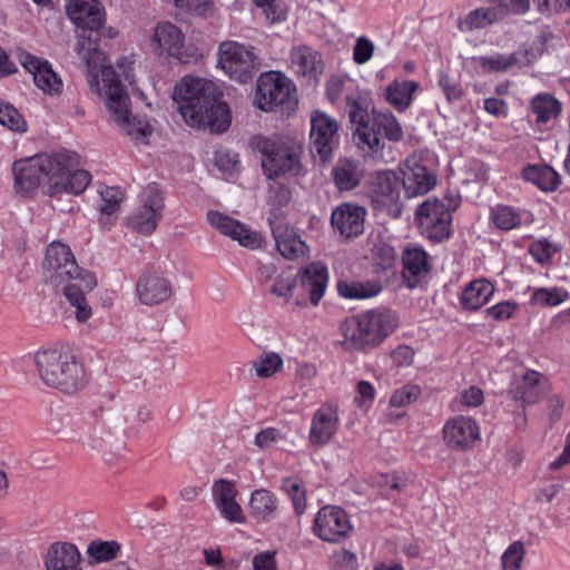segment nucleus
I'll use <instances>...</instances> for the list:
<instances>
[{"instance_id":"f257e3e1","label":"nucleus","mask_w":570,"mask_h":570,"mask_svg":"<svg viewBox=\"0 0 570 570\" xmlns=\"http://www.w3.org/2000/svg\"><path fill=\"white\" fill-rule=\"evenodd\" d=\"M77 51L87 63L90 89L104 98L110 120L125 136L142 142L151 134V127L132 115L130 98L114 68L105 63L106 56L99 50L97 38L79 35Z\"/></svg>"},{"instance_id":"f03ea898","label":"nucleus","mask_w":570,"mask_h":570,"mask_svg":"<svg viewBox=\"0 0 570 570\" xmlns=\"http://www.w3.org/2000/svg\"><path fill=\"white\" fill-rule=\"evenodd\" d=\"M71 159L67 153H52L16 160L12 165L16 191L28 197L42 186L50 197L82 193L91 176L83 169L71 171Z\"/></svg>"},{"instance_id":"7ed1b4c3","label":"nucleus","mask_w":570,"mask_h":570,"mask_svg":"<svg viewBox=\"0 0 570 570\" xmlns=\"http://www.w3.org/2000/svg\"><path fill=\"white\" fill-rule=\"evenodd\" d=\"M48 281L61 288L69 304L75 308V317L79 323H86L92 316L86 294L97 286L96 276L81 269L70 249L60 242L48 245L43 262Z\"/></svg>"},{"instance_id":"20e7f679","label":"nucleus","mask_w":570,"mask_h":570,"mask_svg":"<svg viewBox=\"0 0 570 570\" xmlns=\"http://www.w3.org/2000/svg\"><path fill=\"white\" fill-rule=\"evenodd\" d=\"M33 361L40 380L49 387L65 394H75L86 385L82 366L69 353L43 348L35 353Z\"/></svg>"},{"instance_id":"39448f33","label":"nucleus","mask_w":570,"mask_h":570,"mask_svg":"<svg viewBox=\"0 0 570 570\" xmlns=\"http://www.w3.org/2000/svg\"><path fill=\"white\" fill-rule=\"evenodd\" d=\"M253 145L262 155V168L268 179L298 177L304 173L303 145L296 139L288 136H257Z\"/></svg>"},{"instance_id":"423d86ee","label":"nucleus","mask_w":570,"mask_h":570,"mask_svg":"<svg viewBox=\"0 0 570 570\" xmlns=\"http://www.w3.org/2000/svg\"><path fill=\"white\" fill-rule=\"evenodd\" d=\"M395 315L387 309H371L346 318L340 331L347 350L377 346L396 327Z\"/></svg>"},{"instance_id":"0eeeda50","label":"nucleus","mask_w":570,"mask_h":570,"mask_svg":"<svg viewBox=\"0 0 570 570\" xmlns=\"http://www.w3.org/2000/svg\"><path fill=\"white\" fill-rule=\"evenodd\" d=\"M348 116L353 124L357 125L353 134L356 146L364 156L379 163L394 161L393 149L379 135V132L368 125L367 102L360 96H346Z\"/></svg>"},{"instance_id":"6e6552de","label":"nucleus","mask_w":570,"mask_h":570,"mask_svg":"<svg viewBox=\"0 0 570 570\" xmlns=\"http://www.w3.org/2000/svg\"><path fill=\"white\" fill-rule=\"evenodd\" d=\"M459 206L454 198L429 197L415 214L421 233L430 240L441 243L451 234L452 212Z\"/></svg>"},{"instance_id":"1a4fd4ad","label":"nucleus","mask_w":570,"mask_h":570,"mask_svg":"<svg viewBox=\"0 0 570 570\" xmlns=\"http://www.w3.org/2000/svg\"><path fill=\"white\" fill-rule=\"evenodd\" d=\"M218 66L233 80L240 83L250 81L261 69V58L253 47L237 41H224L218 47Z\"/></svg>"},{"instance_id":"9d476101","label":"nucleus","mask_w":570,"mask_h":570,"mask_svg":"<svg viewBox=\"0 0 570 570\" xmlns=\"http://www.w3.org/2000/svg\"><path fill=\"white\" fill-rule=\"evenodd\" d=\"M139 206L128 217V225L137 233H154L163 218L165 203L163 191L156 184L147 186L139 196Z\"/></svg>"},{"instance_id":"9b49d317","label":"nucleus","mask_w":570,"mask_h":570,"mask_svg":"<svg viewBox=\"0 0 570 570\" xmlns=\"http://www.w3.org/2000/svg\"><path fill=\"white\" fill-rule=\"evenodd\" d=\"M220 95L213 81L186 76L175 86L173 98L178 104V110L185 119V107L199 111L203 105L209 104Z\"/></svg>"},{"instance_id":"f8f14e48","label":"nucleus","mask_w":570,"mask_h":570,"mask_svg":"<svg viewBox=\"0 0 570 570\" xmlns=\"http://www.w3.org/2000/svg\"><path fill=\"white\" fill-rule=\"evenodd\" d=\"M401 179L393 170L375 173L368 185V195L376 209H386L393 217L401 215Z\"/></svg>"},{"instance_id":"ddd939ff","label":"nucleus","mask_w":570,"mask_h":570,"mask_svg":"<svg viewBox=\"0 0 570 570\" xmlns=\"http://www.w3.org/2000/svg\"><path fill=\"white\" fill-rule=\"evenodd\" d=\"M311 151L321 161H327L338 142V122L324 111L315 110L311 115Z\"/></svg>"},{"instance_id":"4468645a","label":"nucleus","mask_w":570,"mask_h":570,"mask_svg":"<svg viewBox=\"0 0 570 570\" xmlns=\"http://www.w3.org/2000/svg\"><path fill=\"white\" fill-rule=\"evenodd\" d=\"M292 91L291 80L283 73L269 71L262 73L257 80L255 104L265 111L285 104Z\"/></svg>"},{"instance_id":"2eb2a0df","label":"nucleus","mask_w":570,"mask_h":570,"mask_svg":"<svg viewBox=\"0 0 570 570\" xmlns=\"http://www.w3.org/2000/svg\"><path fill=\"white\" fill-rule=\"evenodd\" d=\"M216 96L209 104L203 105L199 111L185 107V121L191 126L224 132L228 129L232 116L228 105Z\"/></svg>"},{"instance_id":"dca6fc26","label":"nucleus","mask_w":570,"mask_h":570,"mask_svg":"<svg viewBox=\"0 0 570 570\" xmlns=\"http://www.w3.org/2000/svg\"><path fill=\"white\" fill-rule=\"evenodd\" d=\"M313 530L323 541L337 542L348 535L352 524L342 508L325 505L317 512Z\"/></svg>"},{"instance_id":"f3484780","label":"nucleus","mask_w":570,"mask_h":570,"mask_svg":"<svg viewBox=\"0 0 570 570\" xmlns=\"http://www.w3.org/2000/svg\"><path fill=\"white\" fill-rule=\"evenodd\" d=\"M401 183L409 198L429 193L436 184L434 174L422 164L419 155L409 156L401 165Z\"/></svg>"},{"instance_id":"a211bd4d","label":"nucleus","mask_w":570,"mask_h":570,"mask_svg":"<svg viewBox=\"0 0 570 570\" xmlns=\"http://www.w3.org/2000/svg\"><path fill=\"white\" fill-rule=\"evenodd\" d=\"M442 434L446 446L460 452L471 450L481 436L476 421L464 415L450 417L442 429Z\"/></svg>"},{"instance_id":"6ab92c4d","label":"nucleus","mask_w":570,"mask_h":570,"mask_svg":"<svg viewBox=\"0 0 570 570\" xmlns=\"http://www.w3.org/2000/svg\"><path fill=\"white\" fill-rule=\"evenodd\" d=\"M136 293L141 304L156 306L173 296L174 285L169 277L161 272H146L137 281Z\"/></svg>"},{"instance_id":"aec40b11","label":"nucleus","mask_w":570,"mask_h":570,"mask_svg":"<svg viewBox=\"0 0 570 570\" xmlns=\"http://www.w3.org/2000/svg\"><path fill=\"white\" fill-rule=\"evenodd\" d=\"M340 426V406L335 402L323 403L313 414L309 428V442L323 446L336 434Z\"/></svg>"},{"instance_id":"412c9836","label":"nucleus","mask_w":570,"mask_h":570,"mask_svg":"<svg viewBox=\"0 0 570 570\" xmlns=\"http://www.w3.org/2000/svg\"><path fill=\"white\" fill-rule=\"evenodd\" d=\"M154 43L160 53H166L186 63L194 57V53L185 50V37L181 30L171 22H159L155 28Z\"/></svg>"},{"instance_id":"4be33fe9","label":"nucleus","mask_w":570,"mask_h":570,"mask_svg":"<svg viewBox=\"0 0 570 570\" xmlns=\"http://www.w3.org/2000/svg\"><path fill=\"white\" fill-rule=\"evenodd\" d=\"M207 222L220 234L237 240L244 247L256 248L259 246L261 239L258 234L252 232L244 224L230 216L218 210H209L207 213Z\"/></svg>"},{"instance_id":"5701e85b","label":"nucleus","mask_w":570,"mask_h":570,"mask_svg":"<svg viewBox=\"0 0 570 570\" xmlns=\"http://www.w3.org/2000/svg\"><path fill=\"white\" fill-rule=\"evenodd\" d=\"M366 212L363 207L344 203L331 215V224L346 239L360 236L364 232Z\"/></svg>"},{"instance_id":"b1692460","label":"nucleus","mask_w":570,"mask_h":570,"mask_svg":"<svg viewBox=\"0 0 570 570\" xmlns=\"http://www.w3.org/2000/svg\"><path fill=\"white\" fill-rule=\"evenodd\" d=\"M294 72L308 82H317L324 71V62L318 51L308 46L293 47L289 55Z\"/></svg>"},{"instance_id":"393cba45","label":"nucleus","mask_w":570,"mask_h":570,"mask_svg":"<svg viewBox=\"0 0 570 570\" xmlns=\"http://www.w3.org/2000/svg\"><path fill=\"white\" fill-rule=\"evenodd\" d=\"M20 61L33 76V81L40 90L48 95L61 94L63 86L62 80L47 61H42L30 53H22Z\"/></svg>"},{"instance_id":"a878e982","label":"nucleus","mask_w":570,"mask_h":570,"mask_svg":"<svg viewBox=\"0 0 570 570\" xmlns=\"http://www.w3.org/2000/svg\"><path fill=\"white\" fill-rule=\"evenodd\" d=\"M268 223L275 239L276 248L286 259H297L305 255L307 246L293 228L284 225L275 215L268 217Z\"/></svg>"},{"instance_id":"bb28decb","label":"nucleus","mask_w":570,"mask_h":570,"mask_svg":"<svg viewBox=\"0 0 570 570\" xmlns=\"http://www.w3.org/2000/svg\"><path fill=\"white\" fill-rule=\"evenodd\" d=\"M402 277L409 288L426 281L431 266L426 252L420 247H406L402 255Z\"/></svg>"},{"instance_id":"cd10ccee","label":"nucleus","mask_w":570,"mask_h":570,"mask_svg":"<svg viewBox=\"0 0 570 570\" xmlns=\"http://www.w3.org/2000/svg\"><path fill=\"white\" fill-rule=\"evenodd\" d=\"M237 489L228 481L220 479L213 485V498L220 514L232 523H244L246 518L236 501Z\"/></svg>"},{"instance_id":"c85d7f7f","label":"nucleus","mask_w":570,"mask_h":570,"mask_svg":"<svg viewBox=\"0 0 570 570\" xmlns=\"http://www.w3.org/2000/svg\"><path fill=\"white\" fill-rule=\"evenodd\" d=\"M69 19L83 30L96 31L105 20V12L98 0H71L67 6Z\"/></svg>"},{"instance_id":"c756f323","label":"nucleus","mask_w":570,"mask_h":570,"mask_svg":"<svg viewBox=\"0 0 570 570\" xmlns=\"http://www.w3.org/2000/svg\"><path fill=\"white\" fill-rule=\"evenodd\" d=\"M550 391L551 385L547 376L537 371H528L518 383L514 397L531 405L547 396Z\"/></svg>"},{"instance_id":"7c9ffc66","label":"nucleus","mask_w":570,"mask_h":570,"mask_svg":"<svg viewBox=\"0 0 570 570\" xmlns=\"http://www.w3.org/2000/svg\"><path fill=\"white\" fill-rule=\"evenodd\" d=\"M80 552L77 547L67 542H56L50 546L47 558V570H82Z\"/></svg>"},{"instance_id":"2f4dec72","label":"nucleus","mask_w":570,"mask_h":570,"mask_svg":"<svg viewBox=\"0 0 570 570\" xmlns=\"http://www.w3.org/2000/svg\"><path fill=\"white\" fill-rule=\"evenodd\" d=\"M327 268L322 263H311L303 269L301 283L308 293L313 305H317L322 299L327 286Z\"/></svg>"},{"instance_id":"473e14b6","label":"nucleus","mask_w":570,"mask_h":570,"mask_svg":"<svg viewBox=\"0 0 570 570\" xmlns=\"http://www.w3.org/2000/svg\"><path fill=\"white\" fill-rule=\"evenodd\" d=\"M494 294V286L487 279H475L469 283L460 296L464 309L476 311L485 305Z\"/></svg>"},{"instance_id":"72a5a7b5","label":"nucleus","mask_w":570,"mask_h":570,"mask_svg":"<svg viewBox=\"0 0 570 570\" xmlns=\"http://www.w3.org/2000/svg\"><path fill=\"white\" fill-rule=\"evenodd\" d=\"M333 180L340 190H352L357 187L363 177L358 163L343 158L338 159L332 170Z\"/></svg>"},{"instance_id":"f704fd0d","label":"nucleus","mask_w":570,"mask_h":570,"mask_svg":"<svg viewBox=\"0 0 570 570\" xmlns=\"http://www.w3.org/2000/svg\"><path fill=\"white\" fill-rule=\"evenodd\" d=\"M491 219L497 228L511 230L521 225L532 223V215L525 210H517L511 206L498 205L491 212Z\"/></svg>"},{"instance_id":"c9c22d12","label":"nucleus","mask_w":570,"mask_h":570,"mask_svg":"<svg viewBox=\"0 0 570 570\" xmlns=\"http://www.w3.org/2000/svg\"><path fill=\"white\" fill-rule=\"evenodd\" d=\"M501 20L502 16L498 14V11L480 7L461 17L458 21V28L461 32H473L485 29Z\"/></svg>"},{"instance_id":"e433bc0d","label":"nucleus","mask_w":570,"mask_h":570,"mask_svg":"<svg viewBox=\"0 0 570 570\" xmlns=\"http://www.w3.org/2000/svg\"><path fill=\"white\" fill-rule=\"evenodd\" d=\"M419 88V83L413 80H394L385 89L386 101L400 111L409 108L412 96Z\"/></svg>"},{"instance_id":"4c0bfd02","label":"nucleus","mask_w":570,"mask_h":570,"mask_svg":"<svg viewBox=\"0 0 570 570\" xmlns=\"http://www.w3.org/2000/svg\"><path fill=\"white\" fill-rule=\"evenodd\" d=\"M522 175L525 180L546 191L556 190L561 183L560 175L547 165H529Z\"/></svg>"},{"instance_id":"58836bf2","label":"nucleus","mask_w":570,"mask_h":570,"mask_svg":"<svg viewBox=\"0 0 570 570\" xmlns=\"http://www.w3.org/2000/svg\"><path fill=\"white\" fill-rule=\"evenodd\" d=\"M277 499L265 489L255 490L250 495L249 513L257 521L269 520L277 510Z\"/></svg>"},{"instance_id":"ea45409f","label":"nucleus","mask_w":570,"mask_h":570,"mask_svg":"<svg viewBox=\"0 0 570 570\" xmlns=\"http://www.w3.org/2000/svg\"><path fill=\"white\" fill-rule=\"evenodd\" d=\"M471 65L483 72H504L519 62L517 53L479 56L471 58Z\"/></svg>"},{"instance_id":"a19ab883","label":"nucleus","mask_w":570,"mask_h":570,"mask_svg":"<svg viewBox=\"0 0 570 570\" xmlns=\"http://www.w3.org/2000/svg\"><path fill=\"white\" fill-rule=\"evenodd\" d=\"M338 294L344 298L364 299L377 295L382 291V286L375 281L365 282H345L337 283Z\"/></svg>"},{"instance_id":"79ce46f5","label":"nucleus","mask_w":570,"mask_h":570,"mask_svg":"<svg viewBox=\"0 0 570 570\" xmlns=\"http://www.w3.org/2000/svg\"><path fill=\"white\" fill-rule=\"evenodd\" d=\"M102 204L100 205V223L104 226H110L119 212L124 199V193L116 187H107L101 193Z\"/></svg>"},{"instance_id":"37998d69","label":"nucleus","mask_w":570,"mask_h":570,"mask_svg":"<svg viewBox=\"0 0 570 570\" xmlns=\"http://www.w3.org/2000/svg\"><path fill=\"white\" fill-rule=\"evenodd\" d=\"M531 109L537 115L538 121L548 122L560 115L561 104L553 96L541 94L531 100Z\"/></svg>"},{"instance_id":"c03bdc74","label":"nucleus","mask_w":570,"mask_h":570,"mask_svg":"<svg viewBox=\"0 0 570 570\" xmlns=\"http://www.w3.org/2000/svg\"><path fill=\"white\" fill-rule=\"evenodd\" d=\"M374 122L379 131H383L390 141H400L403 138V129L395 116L390 111L374 114Z\"/></svg>"},{"instance_id":"a18cd8bd","label":"nucleus","mask_w":570,"mask_h":570,"mask_svg":"<svg viewBox=\"0 0 570 570\" xmlns=\"http://www.w3.org/2000/svg\"><path fill=\"white\" fill-rule=\"evenodd\" d=\"M292 200V190L288 186L283 183L275 181L268 188L267 202L271 206V213L268 217H274L275 215L278 219H282L278 210L285 206H287Z\"/></svg>"},{"instance_id":"49530a36","label":"nucleus","mask_w":570,"mask_h":570,"mask_svg":"<svg viewBox=\"0 0 570 570\" xmlns=\"http://www.w3.org/2000/svg\"><path fill=\"white\" fill-rule=\"evenodd\" d=\"M120 548V544L115 540H95L89 543L87 553L97 562H108L118 557Z\"/></svg>"},{"instance_id":"de8ad7c7","label":"nucleus","mask_w":570,"mask_h":570,"mask_svg":"<svg viewBox=\"0 0 570 570\" xmlns=\"http://www.w3.org/2000/svg\"><path fill=\"white\" fill-rule=\"evenodd\" d=\"M253 368L257 377L268 379L282 371L283 358L279 354L271 352L256 360L253 363Z\"/></svg>"},{"instance_id":"09e8293b","label":"nucleus","mask_w":570,"mask_h":570,"mask_svg":"<svg viewBox=\"0 0 570 570\" xmlns=\"http://www.w3.org/2000/svg\"><path fill=\"white\" fill-rule=\"evenodd\" d=\"M525 556L522 541H513L501 556V570H520Z\"/></svg>"},{"instance_id":"8fccbe9b","label":"nucleus","mask_w":570,"mask_h":570,"mask_svg":"<svg viewBox=\"0 0 570 570\" xmlns=\"http://www.w3.org/2000/svg\"><path fill=\"white\" fill-rule=\"evenodd\" d=\"M0 124L12 131H27V122L23 117L9 104L0 102Z\"/></svg>"},{"instance_id":"3c124183","label":"nucleus","mask_w":570,"mask_h":570,"mask_svg":"<svg viewBox=\"0 0 570 570\" xmlns=\"http://www.w3.org/2000/svg\"><path fill=\"white\" fill-rule=\"evenodd\" d=\"M253 2L262 10L269 23L282 22L287 18V8L278 0H253Z\"/></svg>"},{"instance_id":"603ef678","label":"nucleus","mask_w":570,"mask_h":570,"mask_svg":"<svg viewBox=\"0 0 570 570\" xmlns=\"http://www.w3.org/2000/svg\"><path fill=\"white\" fill-rule=\"evenodd\" d=\"M568 298V292L558 288H538L532 295V301L542 306H556Z\"/></svg>"},{"instance_id":"864d4df0","label":"nucleus","mask_w":570,"mask_h":570,"mask_svg":"<svg viewBox=\"0 0 570 570\" xmlns=\"http://www.w3.org/2000/svg\"><path fill=\"white\" fill-rule=\"evenodd\" d=\"M422 393V390L416 384H406L396 390L390 399L391 406L404 407L415 402Z\"/></svg>"},{"instance_id":"5fc2aeb1","label":"nucleus","mask_w":570,"mask_h":570,"mask_svg":"<svg viewBox=\"0 0 570 570\" xmlns=\"http://www.w3.org/2000/svg\"><path fill=\"white\" fill-rule=\"evenodd\" d=\"M282 488L289 495L296 514H303L306 509V495L301 483L293 479H286Z\"/></svg>"},{"instance_id":"6e6d98bb","label":"nucleus","mask_w":570,"mask_h":570,"mask_svg":"<svg viewBox=\"0 0 570 570\" xmlns=\"http://www.w3.org/2000/svg\"><path fill=\"white\" fill-rule=\"evenodd\" d=\"M438 85L449 102L459 100L463 95L460 82L443 71L439 72Z\"/></svg>"},{"instance_id":"4d7b16f0","label":"nucleus","mask_w":570,"mask_h":570,"mask_svg":"<svg viewBox=\"0 0 570 570\" xmlns=\"http://www.w3.org/2000/svg\"><path fill=\"white\" fill-rule=\"evenodd\" d=\"M295 278L292 274L282 273L277 276L275 283L271 287V294L284 298L287 302L292 295V291L295 287Z\"/></svg>"},{"instance_id":"13d9d810","label":"nucleus","mask_w":570,"mask_h":570,"mask_svg":"<svg viewBox=\"0 0 570 570\" xmlns=\"http://www.w3.org/2000/svg\"><path fill=\"white\" fill-rule=\"evenodd\" d=\"M282 440H284V435L279 430L275 428H267L255 435L254 443L261 450H268Z\"/></svg>"},{"instance_id":"bf43d9fd","label":"nucleus","mask_w":570,"mask_h":570,"mask_svg":"<svg viewBox=\"0 0 570 570\" xmlns=\"http://www.w3.org/2000/svg\"><path fill=\"white\" fill-rule=\"evenodd\" d=\"M529 252L537 262L546 263L552 258L557 247L547 239H540L530 245Z\"/></svg>"},{"instance_id":"052dcab7","label":"nucleus","mask_w":570,"mask_h":570,"mask_svg":"<svg viewBox=\"0 0 570 570\" xmlns=\"http://www.w3.org/2000/svg\"><path fill=\"white\" fill-rule=\"evenodd\" d=\"M483 401V391L478 386H470L463 390L456 399V402L463 407H478Z\"/></svg>"},{"instance_id":"680f3d73","label":"nucleus","mask_w":570,"mask_h":570,"mask_svg":"<svg viewBox=\"0 0 570 570\" xmlns=\"http://www.w3.org/2000/svg\"><path fill=\"white\" fill-rule=\"evenodd\" d=\"M373 51L374 45L372 41L365 37H360L354 46L353 59L356 63L363 65L371 59Z\"/></svg>"},{"instance_id":"e2e57ef3","label":"nucleus","mask_w":570,"mask_h":570,"mask_svg":"<svg viewBox=\"0 0 570 570\" xmlns=\"http://www.w3.org/2000/svg\"><path fill=\"white\" fill-rule=\"evenodd\" d=\"M350 80L343 79L338 76L331 77L326 82V95L332 102H336L346 89Z\"/></svg>"},{"instance_id":"0e129e2a","label":"nucleus","mask_w":570,"mask_h":570,"mask_svg":"<svg viewBox=\"0 0 570 570\" xmlns=\"http://www.w3.org/2000/svg\"><path fill=\"white\" fill-rule=\"evenodd\" d=\"M517 309V305L510 302H502L487 309V315L495 321L509 320Z\"/></svg>"},{"instance_id":"69168bd1","label":"nucleus","mask_w":570,"mask_h":570,"mask_svg":"<svg viewBox=\"0 0 570 570\" xmlns=\"http://www.w3.org/2000/svg\"><path fill=\"white\" fill-rule=\"evenodd\" d=\"M529 0H503L502 20L509 16L523 14L529 10Z\"/></svg>"},{"instance_id":"338daca9","label":"nucleus","mask_w":570,"mask_h":570,"mask_svg":"<svg viewBox=\"0 0 570 570\" xmlns=\"http://www.w3.org/2000/svg\"><path fill=\"white\" fill-rule=\"evenodd\" d=\"M333 558L341 570H355L357 567L356 556L348 550L342 549L335 552Z\"/></svg>"},{"instance_id":"774afa93","label":"nucleus","mask_w":570,"mask_h":570,"mask_svg":"<svg viewBox=\"0 0 570 570\" xmlns=\"http://www.w3.org/2000/svg\"><path fill=\"white\" fill-rule=\"evenodd\" d=\"M254 570H276L275 553L264 551L256 554L253 559Z\"/></svg>"}]
</instances>
